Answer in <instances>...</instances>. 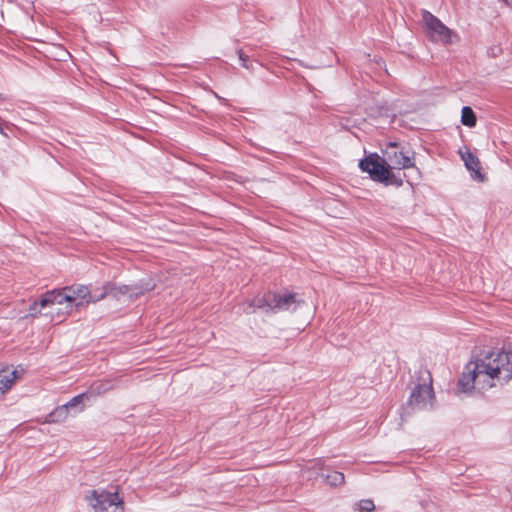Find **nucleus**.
<instances>
[{"instance_id": "1", "label": "nucleus", "mask_w": 512, "mask_h": 512, "mask_svg": "<svg viewBox=\"0 0 512 512\" xmlns=\"http://www.w3.org/2000/svg\"><path fill=\"white\" fill-rule=\"evenodd\" d=\"M512 378V351H493L466 364L458 381L461 392L485 391Z\"/></svg>"}, {"instance_id": "2", "label": "nucleus", "mask_w": 512, "mask_h": 512, "mask_svg": "<svg viewBox=\"0 0 512 512\" xmlns=\"http://www.w3.org/2000/svg\"><path fill=\"white\" fill-rule=\"evenodd\" d=\"M359 167L363 172H367L371 179L383 183L385 185H394L400 187L403 184V179L400 174L393 173L387 166L383 158H380L376 153L362 159Z\"/></svg>"}, {"instance_id": "3", "label": "nucleus", "mask_w": 512, "mask_h": 512, "mask_svg": "<svg viewBox=\"0 0 512 512\" xmlns=\"http://www.w3.org/2000/svg\"><path fill=\"white\" fill-rule=\"evenodd\" d=\"M435 395L432 387V376L429 370L421 368L418 371V383L413 388L409 403L416 409H432Z\"/></svg>"}, {"instance_id": "4", "label": "nucleus", "mask_w": 512, "mask_h": 512, "mask_svg": "<svg viewBox=\"0 0 512 512\" xmlns=\"http://www.w3.org/2000/svg\"><path fill=\"white\" fill-rule=\"evenodd\" d=\"M154 286L155 285L150 282L144 283L143 281L135 285H118L114 282H107L102 286L99 293L95 292V300H102L108 295L117 299L123 295H127L130 298H137L153 290Z\"/></svg>"}, {"instance_id": "5", "label": "nucleus", "mask_w": 512, "mask_h": 512, "mask_svg": "<svg viewBox=\"0 0 512 512\" xmlns=\"http://www.w3.org/2000/svg\"><path fill=\"white\" fill-rule=\"evenodd\" d=\"M85 500L92 507L94 512H105L111 506L120 508V512L124 511L123 498L119 497L118 491L106 490H90L85 494Z\"/></svg>"}, {"instance_id": "6", "label": "nucleus", "mask_w": 512, "mask_h": 512, "mask_svg": "<svg viewBox=\"0 0 512 512\" xmlns=\"http://www.w3.org/2000/svg\"><path fill=\"white\" fill-rule=\"evenodd\" d=\"M422 21L426 33L432 42L451 44L453 37L456 36L454 32L445 26L436 16L429 11L422 12Z\"/></svg>"}, {"instance_id": "7", "label": "nucleus", "mask_w": 512, "mask_h": 512, "mask_svg": "<svg viewBox=\"0 0 512 512\" xmlns=\"http://www.w3.org/2000/svg\"><path fill=\"white\" fill-rule=\"evenodd\" d=\"M384 161L387 166L392 169H406L414 166V161L408 155H405L403 151L398 150L396 143H390L384 152Z\"/></svg>"}, {"instance_id": "8", "label": "nucleus", "mask_w": 512, "mask_h": 512, "mask_svg": "<svg viewBox=\"0 0 512 512\" xmlns=\"http://www.w3.org/2000/svg\"><path fill=\"white\" fill-rule=\"evenodd\" d=\"M68 303L75 304L76 307L84 306L90 302H96L95 294H92L89 287L81 284L66 286Z\"/></svg>"}, {"instance_id": "9", "label": "nucleus", "mask_w": 512, "mask_h": 512, "mask_svg": "<svg viewBox=\"0 0 512 512\" xmlns=\"http://www.w3.org/2000/svg\"><path fill=\"white\" fill-rule=\"evenodd\" d=\"M461 158L464 161L466 168L472 173V178L477 180H483L484 175L481 173L480 161L472 152L467 150L461 153Z\"/></svg>"}, {"instance_id": "10", "label": "nucleus", "mask_w": 512, "mask_h": 512, "mask_svg": "<svg viewBox=\"0 0 512 512\" xmlns=\"http://www.w3.org/2000/svg\"><path fill=\"white\" fill-rule=\"evenodd\" d=\"M270 298L273 300L274 312L280 310H289L290 307L297 302L295 293H288L284 295L272 293Z\"/></svg>"}, {"instance_id": "11", "label": "nucleus", "mask_w": 512, "mask_h": 512, "mask_svg": "<svg viewBox=\"0 0 512 512\" xmlns=\"http://www.w3.org/2000/svg\"><path fill=\"white\" fill-rule=\"evenodd\" d=\"M19 377L18 371L13 367L3 366L0 368V390L5 392L10 389Z\"/></svg>"}, {"instance_id": "12", "label": "nucleus", "mask_w": 512, "mask_h": 512, "mask_svg": "<svg viewBox=\"0 0 512 512\" xmlns=\"http://www.w3.org/2000/svg\"><path fill=\"white\" fill-rule=\"evenodd\" d=\"M270 295H272V293H267L263 297L257 298L255 300L251 301L250 304H249L250 307H254V308H258V309H264L267 312L268 311L274 312L273 300H272V298H270Z\"/></svg>"}, {"instance_id": "13", "label": "nucleus", "mask_w": 512, "mask_h": 512, "mask_svg": "<svg viewBox=\"0 0 512 512\" xmlns=\"http://www.w3.org/2000/svg\"><path fill=\"white\" fill-rule=\"evenodd\" d=\"M476 115L471 107L464 106L461 111V122L463 125L468 127H474L476 125Z\"/></svg>"}, {"instance_id": "14", "label": "nucleus", "mask_w": 512, "mask_h": 512, "mask_svg": "<svg viewBox=\"0 0 512 512\" xmlns=\"http://www.w3.org/2000/svg\"><path fill=\"white\" fill-rule=\"evenodd\" d=\"M113 385L110 381L102 380L94 382L90 387V392L92 394L101 395L111 390Z\"/></svg>"}, {"instance_id": "15", "label": "nucleus", "mask_w": 512, "mask_h": 512, "mask_svg": "<svg viewBox=\"0 0 512 512\" xmlns=\"http://www.w3.org/2000/svg\"><path fill=\"white\" fill-rule=\"evenodd\" d=\"M68 413L69 410L67 406L61 405L54 409L49 416L53 422H59L64 421L68 417Z\"/></svg>"}, {"instance_id": "16", "label": "nucleus", "mask_w": 512, "mask_h": 512, "mask_svg": "<svg viewBox=\"0 0 512 512\" xmlns=\"http://www.w3.org/2000/svg\"><path fill=\"white\" fill-rule=\"evenodd\" d=\"M326 480L330 486L337 487L344 483L345 476L341 472L333 471L326 476Z\"/></svg>"}, {"instance_id": "17", "label": "nucleus", "mask_w": 512, "mask_h": 512, "mask_svg": "<svg viewBox=\"0 0 512 512\" xmlns=\"http://www.w3.org/2000/svg\"><path fill=\"white\" fill-rule=\"evenodd\" d=\"M57 300V289L46 292L39 300L41 307H47L56 304Z\"/></svg>"}, {"instance_id": "18", "label": "nucleus", "mask_w": 512, "mask_h": 512, "mask_svg": "<svg viewBox=\"0 0 512 512\" xmlns=\"http://www.w3.org/2000/svg\"><path fill=\"white\" fill-rule=\"evenodd\" d=\"M85 398H88L87 393H82V394H79L77 396H74L71 400H69L64 405L67 406L68 410L73 409V408H77L80 405H82V403H83Z\"/></svg>"}, {"instance_id": "19", "label": "nucleus", "mask_w": 512, "mask_h": 512, "mask_svg": "<svg viewBox=\"0 0 512 512\" xmlns=\"http://www.w3.org/2000/svg\"><path fill=\"white\" fill-rule=\"evenodd\" d=\"M359 511L371 512L375 509L374 502L371 499H362L357 504Z\"/></svg>"}, {"instance_id": "20", "label": "nucleus", "mask_w": 512, "mask_h": 512, "mask_svg": "<svg viewBox=\"0 0 512 512\" xmlns=\"http://www.w3.org/2000/svg\"><path fill=\"white\" fill-rule=\"evenodd\" d=\"M67 296H68V294H67L66 287H64L62 289H57L56 304H63L64 302H68Z\"/></svg>"}, {"instance_id": "21", "label": "nucleus", "mask_w": 512, "mask_h": 512, "mask_svg": "<svg viewBox=\"0 0 512 512\" xmlns=\"http://www.w3.org/2000/svg\"><path fill=\"white\" fill-rule=\"evenodd\" d=\"M238 55H239V60L241 61V65L248 70H253L252 63L249 62L248 57L246 55H244L242 50H238Z\"/></svg>"}, {"instance_id": "22", "label": "nucleus", "mask_w": 512, "mask_h": 512, "mask_svg": "<svg viewBox=\"0 0 512 512\" xmlns=\"http://www.w3.org/2000/svg\"><path fill=\"white\" fill-rule=\"evenodd\" d=\"M40 305L39 301H35L29 308V315L32 317L37 316L40 311L37 310V306Z\"/></svg>"}, {"instance_id": "23", "label": "nucleus", "mask_w": 512, "mask_h": 512, "mask_svg": "<svg viewBox=\"0 0 512 512\" xmlns=\"http://www.w3.org/2000/svg\"><path fill=\"white\" fill-rule=\"evenodd\" d=\"M0 133H1L2 135H4V136H7V134L5 133V131L3 130V128H2V127H0Z\"/></svg>"}, {"instance_id": "24", "label": "nucleus", "mask_w": 512, "mask_h": 512, "mask_svg": "<svg viewBox=\"0 0 512 512\" xmlns=\"http://www.w3.org/2000/svg\"><path fill=\"white\" fill-rule=\"evenodd\" d=\"M3 100H4V98H3V96L0 94V102H1V101H3Z\"/></svg>"}]
</instances>
